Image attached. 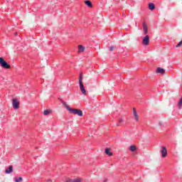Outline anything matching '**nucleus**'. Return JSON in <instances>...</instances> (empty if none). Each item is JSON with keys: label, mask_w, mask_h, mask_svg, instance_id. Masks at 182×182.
Listing matches in <instances>:
<instances>
[{"label": "nucleus", "mask_w": 182, "mask_h": 182, "mask_svg": "<svg viewBox=\"0 0 182 182\" xmlns=\"http://www.w3.org/2000/svg\"><path fill=\"white\" fill-rule=\"evenodd\" d=\"M61 103L63 105V106H65L67 110H68L69 113H71V114H77V116H80V117L83 116V112L81 109H72L64 101H61Z\"/></svg>", "instance_id": "f257e3e1"}, {"label": "nucleus", "mask_w": 182, "mask_h": 182, "mask_svg": "<svg viewBox=\"0 0 182 182\" xmlns=\"http://www.w3.org/2000/svg\"><path fill=\"white\" fill-rule=\"evenodd\" d=\"M82 80H83V75H82V74H80V77H79L80 90L82 93V95L86 96L87 93L86 92V90L85 89V85H83Z\"/></svg>", "instance_id": "f03ea898"}, {"label": "nucleus", "mask_w": 182, "mask_h": 182, "mask_svg": "<svg viewBox=\"0 0 182 182\" xmlns=\"http://www.w3.org/2000/svg\"><path fill=\"white\" fill-rule=\"evenodd\" d=\"M0 65L1 68H4V69H11V65L8 64L2 58H0Z\"/></svg>", "instance_id": "7ed1b4c3"}, {"label": "nucleus", "mask_w": 182, "mask_h": 182, "mask_svg": "<svg viewBox=\"0 0 182 182\" xmlns=\"http://www.w3.org/2000/svg\"><path fill=\"white\" fill-rule=\"evenodd\" d=\"M161 154L163 159L167 157V148H166V146H161Z\"/></svg>", "instance_id": "20e7f679"}, {"label": "nucleus", "mask_w": 182, "mask_h": 182, "mask_svg": "<svg viewBox=\"0 0 182 182\" xmlns=\"http://www.w3.org/2000/svg\"><path fill=\"white\" fill-rule=\"evenodd\" d=\"M12 105H13L14 109H19V101H18L17 99H13Z\"/></svg>", "instance_id": "39448f33"}, {"label": "nucleus", "mask_w": 182, "mask_h": 182, "mask_svg": "<svg viewBox=\"0 0 182 182\" xmlns=\"http://www.w3.org/2000/svg\"><path fill=\"white\" fill-rule=\"evenodd\" d=\"M142 43L146 46H149V43H150V37L146 36L142 41Z\"/></svg>", "instance_id": "423d86ee"}, {"label": "nucleus", "mask_w": 182, "mask_h": 182, "mask_svg": "<svg viewBox=\"0 0 182 182\" xmlns=\"http://www.w3.org/2000/svg\"><path fill=\"white\" fill-rule=\"evenodd\" d=\"M65 182H82V178H75L74 179L68 178L65 180Z\"/></svg>", "instance_id": "0eeeda50"}, {"label": "nucleus", "mask_w": 182, "mask_h": 182, "mask_svg": "<svg viewBox=\"0 0 182 182\" xmlns=\"http://www.w3.org/2000/svg\"><path fill=\"white\" fill-rule=\"evenodd\" d=\"M142 25H143L144 33V35H147V33L149 32V29L147 28V24H146V23H144V22H143Z\"/></svg>", "instance_id": "6e6552de"}, {"label": "nucleus", "mask_w": 182, "mask_h": 182, "mask_svg": "<svg viewBox=\"0 0 182 182\" xmlns=\"http://www.w3.org/2000/svg\"><path fill=\"white\" fill-rule=\"evenodd\" d=\"M156 73H160L161 75H164L166 73V70L161 68H158L156 69Z\"/></svg>", "instance_id": "1a4fd4ad"}, {"label": "nucleus", "mask_w": 182, "mask_h": 182, "mask_svg": "<svg viewBox=\"0 0 182 182\" xmlns=\"http://www.w3.org/2000/svg\"><path fill=\"white\" fill-rule=\"evenodd\" d=\"M85 5L88 6V8H93V4H92V1L89 0H86L84 1Z\"/></svg>", "instance_id": "9d476101"}, {"label": "nucleus", "mask_w": 182, "mask_h": 182, "mask_svg": "<svg viewBox=\"0 0 182 182\" xmlns=\"http://www.w3.org/2000/svg\"><path fill=\"white\" fill-rule=\"evenodd\" d=\"M12 171H14V166H10L9 169H6L5 173L6 174H10V173H12Z\"/></svg>", "instance_id": "9b49d317"}, {"label": "nucleus", "mask_w": 182, "mask_h": 182, "mask_svg": "<svg viewBox=\"0 0 182 182\" xmlns=\"http://www.w3.org/2000/svg\"><path fill=\"white\" fill-rule=\"evenodd\" d=\"M105 154H107V156H113V153L112 151H110V149H109V148H107L105 149Z\"/></svg>", "instance_id": "f8f14e48"}, {"label": "nucleus", "mask_w": 182, "mask_h": 182, "mask_svg": "<svg viewBox=\"0 0 182 182\" xmlns=\"http://www.w3.org/2000/svg\"><path fill=\"white\" fill-rule=\"evenodd\" d=\"M82 52H85V47L83 46H78V53H82Z\"/></svg>", "instance_id": "ddd939ff"}, {"label": "nucleus", "mask_w": 182, "mask_h": 182, "mask_svg": "<svg viewBox=\"0 0 182 182\" xmlns=\"http://www.w3.org/2000/svg\"><path fill=\"white\" fill-rule=\"evenodd\" d=\"M149 8L151 11H153V10L156 9V5H154V4H153V3H150L149 4Z\"/></svg>", "instance_id": "4468645a"}, {"label": "nucleus", "mask_w": 182, "mask_h": 182, "mask_svg": "<svg viewBox=\"0 0 182 182\" xmlns=\"http://www.w3.org/2000/svg\"><path fill=\"white\" fill-rule=\"evenodd\" d=\"M51 112H52L51 110L46 109V110L43 111V114H44V116H49V114H50Z\"/></svg>", "instance_id": "2eb2a0df"}, {"label": "nucleus", "mask_w": 182, "mask_h": 182, "mask_svg": "<svg viewBox=\"0 0 182 182\" xmlns=\"http://www.w3.org/2000/svg\"><path fill=\"white\" fill-rule=\"evenodd\" d=\"M14 180H15V182H21L22 181V180H23V178L22 177L16 176L14 178Z\"/></svg>", "instance_id": "dca6fc26"}, {"label": "nucleus", "mask_w": 182, "mask_h": 182, "mask_svg": "<svg viewBox=\"0 0 182 182\" xmlns=\"http://www.w3.org/2000/svg\"><path fill=\"white\" fill-rule=\"evenodd\" d=\"M123 122H124V119H123V118H120L118 121V123L117 124V126H122Z\"/></svg>", "instance_id": "f3484780"}, {"label": "nucleus", "mask_w": 182, "mask_h": 182, "mask_svg": "<svg viewBox=\"0 0 182 182\" xmlns=\"http://www.w3.org/2000/svg\"><path fill=\"white\" fill-rule=\"evenodd\" d=\"M137 149V148L136 147V146L134 145H132L130 147H129V150L131 151H136V150Z\"/></svg>", "instance_id": "a211bd4d"}, {"label": "nucleus", "mask_w": 182, "mask_h": 182, "mask_svg": "<svg viewBox=\"0 0 182 182\" xmlns=\"http://www.w3.org/2000/svg\"><path fill=\"white\" fill-rule=\"evenodd\" d=\"M133 112H134V116H138L137 114V112L136 111V109L135 108H133Z\"/></svg>", "instance_id": "6ab92c4d"}, {"label": "nucleus", "mask_w": 182, "mask_h": 182, "mask_svg": "<svg viewBox=\"0 0 182 182\" xmlns=\"http://www.w3.org/2000/svg\"><path fill=\"white\" fill-rule=\"evenodd\" d=\"M135 120L136 122H139V115H135Z\"/></svg>", "instance_id": "aec40b11"}, {"label": "nucleus", "mask_w": 182, "mask_h": 182, "mask_svg": "<svg viewBox=\"0 0 182 182\" xmlns=\"http://www.w3.org/2000/svg\"><path fill=\"white\" fill-rule=\"evenodd\" d=\"M113 49H114V47H113V46L109 47V51L110 52H112V50H113Z\"/></svg>", "instance_id": "412c9836"}, {"label": "nucleus", "mask_w": 182, "mask_h": 182, "mask_svg": "<svg viewBox=\"0 0 182 182\" xmlns=\"http://www.w3.org/2000/svg\"><path fill=\"white\" fill-rule=\"evenodd\" d=\"M103 182H107V179H105V180H104V181H103Z\"/></svg>", "instance_id": "4be33fe9"}, {"label": "nucleus", "mask_w": 182, "mask_h": 182, "mask_svg": "<svg viewBox=\"0 0 182 182\" xmlns=\"http://www.w3.org/2000/svg\"><path fill=\"white\" fill-rule=\"evenodd\" d=\"M48 181H50V179H48Z\"/></svg>", "instance_id": "5701e85b"}]
</instances>
